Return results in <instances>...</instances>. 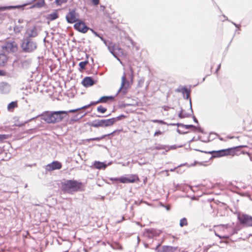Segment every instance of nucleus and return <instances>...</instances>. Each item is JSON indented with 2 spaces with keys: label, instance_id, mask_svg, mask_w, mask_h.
Returning a JSON list of instances; mask_svg holds the SVG:
<instances>
[{
  "label": "nucleus",
  "instance_id": "f257e3e1",
  "mask_svg": "<svg viewBox=\"0 0 252 252\" xmlns=\"http://www.w3.org/2000/svg\"><path fill=\"white\" fill-rule=\"evenodd\" d=\"M62 191L63 193H73V192L84 191V184L75 180H68L62 183Z\"/></svg>",
  "mask_w": 252,
  "mask_h": 252
},
{
  "label": "nucleus",
  "instance_id": "f03ea898",
  "mask_svg": "<svg viewBox=\"0 0 252 252\" xmlns=\"http://www.w3.org/2000/svg\"><path fill=\"white\" fill-rule=\"evenodd\" d=\"M68 111H59L44 113L42 115V119L47 123L55 124L62 121L67 115Z\"/></svg>",
  "mask_w": 252,
  "mask_h": 252
},
{
  "label": "nucleus",
  "instance_id": "7ed1b4c3",
  "mask_svg": "<svg viewBox=\"0 0 252 252\" xmlns=\"http://www.w3.org/2000/svg\"><path fill=\"white\" fill-rule=\"evenodd\" d=\"M132 83V78L131 81H129L126 79V74L124 73L122 77L121 87L119 89V92L123 94H125L128 92V89L130 88Z\"/></svg>",
  "mask_w": 252,
  "mask_h": 252
},
{
  "label": "nucleus",
  "instance_id": "20e7f679",
  "mask_svg": "<svg viewBox=\"0 0 252 252\" xmlns=\"http://www.w3.org/2000/svg\"><path fill=\"white\" fill-rule=\"evenodd\" d=\"M2 49L8 53H15L18 50L17 44L14 41L9 40L6 41L2 46Z\"/></svg>",
  "mask_w": 252,
  "mask_h": 252
},
{
  "label": "nucleus",
  "instance_id": "39448f33",
  "mask_svg": "<svg viewBox=\"0 0 252 252\" xmlns=\"http://www.w3.org/2000/svg\"><path fill=\"white\" fill-rule=\"evenodd\" d=\"M238 218L240 223L246 226H252V217L244 214H239Z\"/></svg>",
  "mask_w": 252,
  "mask_h": 252
},
{
  "label": "nucleus",
  "instance_id": "423d86ee",
  "mask_svg": "<svg viewBox=\"0 0 252 252\" xmlns=\"http://www.w3.org/2000/svg\"><path fill=\"white\" fill-rule=\"evenodd\" d=\"M22 47L25 51L31 52L36 48V45L35 43L31 39H26L23 42Z\"/></svg>",
  "mask_w": 252,
  "mask_h": 252
},
{
  "label": "nucleus",
  "instance_id": "0eeeda50",
  "mask_svg": "<svg viewBox=\"0 0 252 252\" xmlns=\"http://www.w3.org/2000/svg\"><path fill=\"white\" fill-rule=\"evenodd\" d=\"M110 125V120H97L92 122L90 126L94 127H106Z\"/></svg>",
  "mask_w": 252,
  "mask_h": 252
},
{
  "label": "nucleus",
  "instance_id": "6e6552de",
  "mask_svg": "<svg viewBox=\"0 0 252 252\" xmlns=\"http://www.w3.org/2000/svg\"><path fill=\"white\" fill-rule=\"evenodd\" d=\"M138 177L136 175H129L120 178L118 180L124 184L132 183L138 181Z\"/></svg>",
  "mask_w": 252,
  "mask_h": 252
},
{
  "label": "nucleus",
  "instance_id": "1a4fd4ad",
  "mask_svg": "<svg viewBox=\"0 0 252 252\" xmlns=\"http://www.w3.org/2000/svg\"><path fill=\"white\" fill-rule=\"evenodd\" d=\"M74 28L80 32L86 33L89 30V28L85 25V23L79 21L74 25Z\"/></svg>",
  "mask_w": 252,
  "mask_h": 252
},
{
  "label": "nucleus",
  "instance_id": "9d476101",
  "mask_svg": "<svg viewBox=\"0 0 252 252\" xmlns=\"http://www.w3.org/2000/svg\"><path fill=\"white\" fill-rule=\"evenodd\" d=\"M62 167V164L60 162L58 161H54L49 164H48L46 166L45 169L47 171H51L54 170L60 169Z\"/></svg>",
  "mask_w": 252,
  "mask_h": 252
},
{
  "label": "nucleus",
  "instance_id": "9b49d317",
  "mask_svg": "<svg viewBox=\"0 0 252 252\" xmlns=\"http://www.w3.org/2000/svg\"><path fill=\"white\" fill-rule=\"evenodd\" d=\"M66 19L68 23H73L77 21V15L75 10H72L66 15Z\"/></svg>",
  "mask_w": 252,
  "mask_h": 252
},
{
  "label": "nucleus",
  "instance_id": "f8f14e48",
  "mask_svg": "<svg viewBox=\"0 0 252 252\" xmlns=\"http://www.w3.org/2000/svg\"><path fill=\"white\" fill-rule=\"evenodd\" d=\"M82 84L86 87L93 86L94 84V81L90 77H86L82 81Z\"/></svg>",
  "mask_w": 252,
  "mask_h": 252
},
{
  "label": "nucleus",
  "instance_id": "ddd939ff",
  "mask_svg": "<svg viewBox=\"0 0 252 252\" xmlns=\"http://www.w3.org/2000/svg\"><path fill=\"white\" fill-rule=\"evenodd\" d=\"M27 33L30 37H34L37 36V32L35 27H33L31 29H28Z\"/></svg>",
  "mask_w": 252,
  "mask_h": 252
},
{
  "label": "nucleus",
  "instance_id": "4468645a",
  "mask_svg": "<svg viewBox=\"0 0 252 252\" xmlns=\"http://www.w3.org/2000/svg\"><path fill=\"white\" fill-rule=\"evenodd\" d=\"M110 100V96H104L100 97L97 101L92 102V104H97L99 103H105Z\"/></svg>",
  "mask_w": 252,
  "mask_h": 252
},
{
  "label": "nucleus",
  "instance_id": "2eb2a0df",
  "mask_svg": "<svg viewBox=\"0 0 252 252\" xmlns=\"http://www.w3.org/2000/svg\"><path fill=\"white\" fill-rule=\"evenodd\" d=\"M215 153V155L214 156V157H222V156H225V155H226L228 154V151L226 150H220V151H217V152L213 151V152H210V153Z\"/></svg>",
  "mask_w": 252,
  "mask_h": 252
},
{
  "label": "nucleus",
  "instance_id": "dca6fc26",
  "mask_svg": "<svg viewBox=\"0 0 252 252\" xmlns=\"http://www.w3.org/2000/svg\"><path fill=\"white\" fill-rule=\"evenodd\" d=\"M7 61V56L3 54H0V66H4Z\"/></svg>",
  "mask_w": 252,
  "mask_h": 252
},
{
  "label": "nucleus",
  "instance_id": "f3484780",
  "mask_svg": "<svg viewBox=\"0 0 252 252\" xmlns=\"http://www.w3.org/2000/svg\"><path fill=\"white\" fill-rule=\"evenodd\" d=\"M94 165L97 169H104L106 167V165L103 162L99 161H95Z\"/></svg>",
  "mask_w": 252,
  "mask_h": 252
},
{
  "label": "nucleus",
  "instance_id": "a211bd4d",
  "mask_svg": "<svg viewBox=\"0 0 252 252\" xmlns=\"http://www.w3.org/2000/svg\"><path fill=\"white\" fill-rule=\"evenodd\" d=\"M18 107V104L16 101L10 102L7 106V109L9 111H13L15 108Z\"/></svg>",
  "mask_w": 252,
  "mask_h": 252
},
{
  "label": "nucleus",
  "instance_id": "6ab92c4d",
  "mask_svg": "<svg viewBox=\"0 0 252 252\" xmlns=\"http://www.w3.org/2000/svg\"><path fill=\"white\" fill-rule=\"evenodd\" d=\"M45 4V1L44 0H38L37 1H35L32 7H41L44 6Z\"/></svg>",
  "mask_w": 252,
  "mask_h": 252
},
{
  "label": "nucleus",
  "instance_id": "aec40b11",
  "mask_svg": "<svg viewBox=\"0 0 252 252\" xmlns=\"http://www.w3.org/2000/svg\"><path fill=\"white\" fill-rule=\"evenodd\" d=\"M118 51H119V55L118 56L116 55V52H115V51H111V54H113V56L116 59H117L119 61H120L121 63H122L121 61V59H120V54L122 55H123L124 53H123V50L122 49H119Z\"/></svg>",
  "mask_w": 252,
  "mask_h": 252
},
{
  "label": "nucleus",
  "instance_id": "412c9836",
  "mask_svg": "<svg viewBox=\"0 0 252 252\" xmlns=\"http://www.w3.org/2000/svg\"><path fill=\"white\" fill-rule=\"evenodd\" d=\"M89 62L88 61H85L84 62H81L79 63V71H83L85 69L86 65L88 64Z\"/></svg>",
  "mask_w": 252,
  "mask_h": 252
},
{
  "label": "nucleus",
  "instance_id": "4be33fe9",
  "mask_svg": "<svg viewBox=\"0 0 252 252\" xmlns=\"http://www.w3.org/2000/svg\"><path fill=\"white\" fill-rule=\"evenodd\" d=\"M19 25H16L15 26V27H14V31L16 33L21 32L24 28V27L20 25V23H21L20 20H19Z\"/></svg>",
  "mask_w": 252,
  "mask_h": 252
},
{
  "label": "nucleus",
  "instance_id": "5701e85b",
  "mask_svg": "<svg viewBox=\"0 0 252 252\" xmlns=\"http://www.w3.org/2000/svg\"><path fill=\"white\" fill-rule=\"evenodd\" d=\"M92 105H95V104H92V102L87 105H86V106H84L83 107H82V108H78V109H72V110H70L69 111H68V112L69 113H74V112H76L77 111H78V110L81 109H87L88 108H89V107H90L91 106H92Z\"/></svg>",
  "mask_w": 252,
  "mask_h": 252
},
{
  "label": "nucleus",
  "instance_id": "b1692460",
  "mask_svg": "<svg viewBox=\"0 0 252 252\" xmlns=\"http://www.w3.org/2000/svg\"><path fill=\"white\" fill-rule=\"evenodd\" d=\"M59 17L58 14L57 12H53L48 15V19L51 20H54Z\"/></svg>",
  "mask_w": 252,
  "mask_h": 252
},
{
  "label": "nucleus",
  "instance_id": "393cba45",
  "mask_svg": "<svg viewBox=\"0 0 252 252\" xmlns=\"http://www.w3.org/2000/svg\"><path fill=\"white\" fill-rule=\"evenodd\" d=\"M144 235L145 237H152L154 235V231L153 230H148Z\"/></svg>",
  "mask_w": 252,
  "mask_h": 252
},
{
  "label": "nucleus",
  "instance_id": "a878e982",
  "mask_svg": "<svg viewBox=\"0 0 252 252\" xmlns=\"http://www.w3.org/2000/svg\"><path fill=\"white\" fill-rule=\"evenodd\" d=\"M9 137L8 134H0V142H3L4 140L8 139Z\"/></svg>",
  "mask_w": 252,
  "mask_h": 252
},
{
  "label": "nucleus",
  "instance_id": "bb28decb",
  "mask_svg": "<svg viewBox=\"0 0 252 252\" xmlns=\"http://www.w3.org/2000/svg\"><path fill=\"white\" fill-rule=\"evenodd\" d=\"M97 111L101 113H104L106 111V108L102 106H99L97 108Z\"/></svg>",
  "mask_w": 252,
  "mask_h": 252
},
{
  "label": "nucleus",
  "instance_id": "cd10ccee",
  "mask_svg": "<svg viewBox=\"0 0 252 252\" xmlns=\"http://www.w3.org/2000/svg\"><path fill=\"white\" fill-rule=\"evenodd\" d=\"M187 225V220L185 218H183L181 220L180 222V225L181 227H183V226Z\"/></svg>",
  "mask_w": 252,
  "mask_h": 252
},
{
  "label": "nucleus",
  "instance_id": "c85d7f7f",
  "mask_svg": "<svg viewBox=\"0 0 252 252\" xmlns=\"http://www.w3.org/2000/svg\"><path fill=\"white\" fill-rule=\"evenodd\" d=\"M68 0H56L55 2L58 5H61L63 3L66 2Z\"/></svg>",
  "mask_w": 252,
  "mask_h": 252
},
{
  "label": "nucleus",
  "instance_id": "c756f323",
  "mask_svg": "<svg viewBox=\"0 0 252 252\" xmlns=\"http://www.w3.org/2000/svg\"><path fill=\"white\" fill-rule=\"evenodd\" d=\"M172 250V248L170 247H167L164 248L163 252H171Z\"/></svg>",
  "mask_w": 252,
  "mask_h": 252
},
{
  "label": "nucleus",
  "instance_id": "7c9ffc66",
  "mask_svg": "<svg viewBox=\"0 0 252 252\" xmlns=\"http://www.w3.org/2000/svg\"><path fill=\"white\" fill-rule=\"evenodd\" d=\"M103 137H101V138L95 137V138H90V139H88V141H99L100 139H101Z\"/></svg>",
  "mask_w": 252,
  "mask_h": 252
},
{
  "label": "nucleus",
  "instance_id": "2f4dec72",
  "mask_svg": "<svg viewBox=\"0 0 252 252\" xmlns=\"http://www.w3.org/2000/svg\"><path fill=\"white\" fill-rule=\"evenodd\" d=\"M151 121L153 123H157L160 124H163L164 122L162 120H153Z\"/></svg>",
  "mask_w": 252,
  "mask_h": 252
},
{
  "label": "nucleus",
  "instance_id": "473e14b6",
  "mask_svg": "<svg viewBox=\"0 0 252 252\" xmlns=\"http://www.w3.org/2000/svg\"><path fill=\"white\" fill-rule=\"evenodd\" d=\"M92 3L94 5H97L99 3V0H92Z\"/></svg>",
  "mask_w": 252,
  "mask_h": 252
},
{
  "label": "nucleus",
  "instance_id": "72a5a7b5",
  "mask_svg": "<svg viewBox=\"0 0 252 252\" xmlns=\"http://www.w3.org/2000/svg\"><path fill=\"white\" fill-rule=\"evenodd\" d=\"M162 134V132L159 130L156 131L154 133V136H157Z\"/></svg>",
  "mask_w": 252,
  "mask_h": 252
},
{
  "label": "nucleus",
  "instance_id": "f704fd0d",
  "mask_svg": "<svg viewBox=\"0 0 252 252\" xmlns=\"http://www.w3.org/2000/svg\"><path fill=\"white\" fill-rule=\"evenodd\" d=\"M8 8L9 7L7 6L0 7V11H3Z\"/></svg>",
  "mask_w": 252,
  "mask_h": 252
},
{
  "label": "nucleus",
  "instance_id": "c9c22d12",
  "mask_svg": "<svg viewBox=\"0 0 252 252\" xmlns=\"http://www.w3.org/2000/svg\"><path fill=\"white\" fill-rule=\"evenodd\" d=\"M6 73L4 71L0 70V76H5Z\"/></svg>",
  "mask_w": 252,
  "mask_h": 252
},
{
  "label": "nucleus",
  "instance_id": "e433bc0d",
  "mask_svg": "<svg viewBox=\"0 0 252 252\" xmlns=\"http://www.w3.org/2000/svg\"><path fill=\"white\" fill-rule=\"evenodd\" d=\"M185 91H186V92L187 93V98H188V97H189V92H188V91H187V89H186V90H185Z\"/></svg>",
  "mask_w": 252,
  "mask_h": 252
},
{
  "label": "nucleus",
  "instance_id": "4c0bfd02",
  "mask_svg": "<svg viewBox=\"0 0 252 252\" xmlns=\"http://www.w3.org/2000/svg\"><path fill=\"white\" fill-rule=\"evenodd\" d=\"M115 119H116V118L111 119V124L115 122Z\"/></svg>",
  "mask_w": 252,
  "mask_h": 252
},
{
  "label": "nucleus",
  "instance_id": "58836bf2",
  "mask_svg": "<svg viewBox=\"0 0 252 252\" xmlns=\"http://www.w3.org/2000/svg\"><path fill=\"white\" fill-rule=\"evenodd\" d=\"M185 126L187 127V128H188L190 127H192V125H186V126Z\"/></svg>",
  "mask_w": 252,
  "mask_h": 252
},
{
  "label": "nucleus",
  "instance_id": "ea45409f",
  "mask_svg": "<svg viewBox=\"0 0 252 252\" xmlns=\"http://www.w3.org/2000/svg\"><path fill=\"white\" fill-rule=\"evenodd\" d=\"M92 30V32H93L95 34L97 35V33H96V32H95L93 30Z\"/></svg>",
  "mask_w": 252,
  "mask_h": 252
},
{
  "label": "nucleus",
  "instance_id": "a19ab883",
  "mask_svg": "<svg viewBox=\"0 0 252 252\" xmlns=\"http://www.w3.org/2000/svg\"><path fill=\"white\" fill-rule=\"evenodd\" d=\"M190 101V105H191V99L189 100ZM190 109H191V105H190Z\"/></svg>",
  "mask_w": 252,
  "mask_h": 252
},
{
  "label": "nucleus",
  "instance_id": "79ce46f5",
  "mask_svg": "<svg viewBox=\"0 0 252 252\" xmlns=\"http://www.w3.org/2000/svg\"><path fill=\"white\" fill-rule=\"evenodd\" d=\"M166 209H167V210H169V207H166Z\"/></svg>",
  "mask_w": 252,
  "mask_h": 252
},
{
  "label": "nucleus",
  "instance_id": "37998d69",
  "mask_svg": "<svg viewBox=\"0 0 252 252\" xmlns=\"http://www.w3.org/2000/svg\"><path fill=\"white\" fill-rule=\"evenodd\" d=\"M194 121H195V122H197V120L196 119V118H194Z\"/></svg>",
  "mask_w": 252,
  "mask_h": 252
},
{
  "label": "nucleus",
  "instance_id": "c03bdc74",
  "mask_svg": "<svg viewBox=\"0 0 252 252\" xmlns=\"http://www.w3.org/2000/svg\"><path fill=\"white\" fill-rule=\"evenodd\" d=\"M216 235L218 236V237H219L220 238H221V237L218 235H217V234L216 233Z\"/></svg>",
  "mask_w": 252,
  "mask_h": 252
},
{
  "label": "nucleus",
  "instance_id": "a18cd8bd",
  "mask_svg": "<svg viewBox=\"0 0 252 252\" xmlns=\"http://www.w3.org/2000/svg\"><path fill=\"white\" fill-rule=\"evenodd\" d=\"M170 171H174V169H171L170 170Z\"/></svg>",
  "mask_w": 252,
  "mask_h": 252
},
{
  "label": "nucleus",
  "instance_id": "49530a36",
  "mask_svg": "<svg viewBox=\"0 0 252 252\" xmlns=\"http://www.w3.org/2000/svg\"><path fill=\"white\" fill-rule=\"evenodd\" d=\"M124 219V217H122V219H121V220H123Z\"/></svg>",
  "mask_w": 252,
  "mask_h": 252
},
{
  "label": "nucleus",
  "instance_id": "de8ad7c7",
  "mask_svg": "<svg viewBox=\"0 0 252 252\" xmlns=\"http://www.w3.org/2000/svg\"><path fill=\"white\" fill-rule=\"evenodd\" d=\"M124 219V217H122V219H121V220H123Z\"/></svg>",
  "mask_w": 252,
  "mask_h": 252
},
{
  "label": "nucleus",
  "instance_id": "09e8293b",
  "mask_svg": "<svg viewBox=\"0 0 252 252\" xmlns=\"http://www.w3.org/2000/svg\"><path fill=\"white\" fill-rule=\"evenodd\" d=\"M124 219V217H122V219H121V220H123Z\"/></svg>",
  "mask_w": 252,
  "mask_h": 252
},
{
  "label": "nucleus",
  "instance_id": "8fccbe9b",
  "mask_svg": "<svg viewBox=\"0 0 252 252\" xmlns=\"http://www.w3.org/2000/svg\"><path fill=\"white\" fill-rule=\"evenodd\" d=\"M111 247L113 248V246L112 244H111Z\"/></svg>",
  "mask_w": 252,
  "mask_h": 252
}]
</instances>
